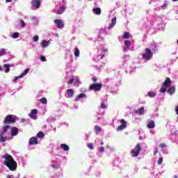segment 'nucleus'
I'll use <instances>...</instances> for the list:
<instances>
[{
  "mask_svg": "<svg viewBox=\"0 0 178 178\" xmlns=\"http://www.w3.org/2000/svg\"><path fill=\"white\" fill-rule=\"evenodd\" d=\"M5 161H3V165L9 168L12 172H15L17 169V163L15 161V159L9 154H6L3 156Z\"/></svg>",
  "mask_w": 178,
  "mask_h": 178,
  "instance_id": "f257e3e1",
  "label": "nucleus"
},
{
  "mask_svg": "<svg viewBox=\"0 0 178 178\" xmlns=\"http://www.w3.org/2000/svg\"><path fill=\"white\" fill-rule=\"evenodd\" d=\"M140 152H141V145L138 143L131 151V155L132 158H136V156H138V155H140Z\"/></svg>",
  "mask_w": 178,
  "mask_h": 178,
  "instance_id": "f03ea898",
  "label": "nucleus"
},
{
  "mask_svg": "<svg viewBox=\"0 0 178 178\" xmlns=\"http://www.w3.org/2000/svg\"><path fill=\"white\" fill-rule=\"evenodd\" d=\"M154 56V53H152V51L149 48L145 49V52L142 55V58L143 59H145L146 60H151Z\"/></svg>",
  "mask_w": 178,
  "mask_h": 178,
  "instance_id": "7ed1b4c3",
  "label": "nucleus"
},
{
  "mask_svg": "<svg viewBox=\"0 0 178 178\" xmlns=\"http://www.w3.org/2000/svg\"><path fill=\"white\" fill-rule=\"evenodd\" d=\"M170 86H172V81L170 80V78H166L160 90V92H165L166 91V88H168V87H170Z\"/></svg>",
  "mask_w": 178,
  "mask_h": 178,
  "instance_id": "20e7f679",
  "label": "nucleus"
},
{
  "mask_svg": "<svg viewBox=\"0 0 178 178\" xmlns=\"http://www.w3.org/2000/svg\"><path fill=\"white\" fill-rule=\"evenodd\" d=\"M15 122H16V119L13 118L12 115H8L4 118L5 124H12V123H15Z\"/></svg>",
  "mask_w": 178,
  "mask_h": 178,
  "instance_id": "39448f33",
  "label": "nucleus"
},
{
  "mask_svg": "<svg viewBox=\"0 0 178 178\" xmlns=\"http://www.w3.org/2000/svg\"><path fill=\"white\" fill-rule=\"evenodd\" d=\"M90 90L92 91H101L102 88V83H97L90 86Z\"/></svg>",
  "mask_w": 178,
  "mask_h": 178,
  "instance_id": "423d86ee",
  "label": "nucleus"
},
{
  "mask_svg": "<svg viewBox=\"0 0 178 178\" xmlns=\"http://www.w3.org/2000/svg\"><path fill=\"white\" fill-rule=\"evenodd\" d=\"M121 125L118 126L116 129L117 131H122L127 127V122L124 119L120 120Z\"/></svg>",
  "mask_w": 178,
  "mask_h": 178,
  "instance_id": "0eeeda50",
  "label": "nucleus"
},
{
  "mask_svg": "<svg viewBox=\"0 0 178 178\" xmlns=\"http://www.w3.org/2000/svg\"><path fill=\"white\" fill-rule=\"evenodd\" d=\"M37 115H38V110L33 109L31 113L29 114V118L33 120H37Z\"/></svg>",
  "mask_w": 178,
  "mask_h": 178,
  "instance_id": "6e6552de",
  "label": "nucleus"
},
{
  "mask_svg": "<svg viewBox=\"0 0 178 178\" xmlns=\"http://www.w3.org/2000/svg\"><path fill=\"white\" fill-rule=\"evenodd\" d=\"M54 23H55L58 29H63L65 27L63 22H62V19H54Z\"/></svg>",
  "mask_w": 178,
  "mask_h": 178,
  "instance_id": "1a4fd4ad",
  "label": "nucleus"
},
{
  "mask_svg": "<svg viewBox=\"0 0 178 178\" xmlns=\"http://www.w3.org/2000/svg\"><path fill=\"white\" fill-rule=\"evenodd\" d=\"M31 3L34 9H38L41 6V1L40 0H32Z\"/></svg>",
  "mask_w": 178,
  "mask_h": 178,
  "instance_id": "9d476101",
  "label": "nucleus"
},
{
  "mask_svg": "<svg viewBox=\"0 0 178 178\" xmlns=\"http://www.w3.org/2000/svg\"><path fill=\"white\" fill-rule=\"evenodd\" d=\"M38 144V139L33 136L29 139V145H37Z\"/></svg>",
  "mask_w": 178,
  "mask_h": 178,
  "instance_id": "9b49d317",
  "label": "nucleus"
},
{
  "mask_svg": "<svg viewBox=\"0 0 178 178\" xmlns=\"http://www.w3.org/2000/svg\"><path fill=\"white\" fill-rule=\"evenodd\" d=\"M19 134V129L16 127L11 128V136L15 137V136H17Z\"/></svg>",
  "mask_w": 178,
  "mask_h": 178,
  "instance_id": "f8f14e48",
  "label": "nucleus"
},
{
  "mask_svg": "<svg viewBox=\"0 0 178 178\" xmlns=\"http://www.w3.org/2000/svg\"><path fill=\"white\" fill-rule=\"evenodd\" d=\"M74 94V91L73 89H68L67 90V98H73V95Z\"/></svg>",
  "mask_w": 178,
  "mask_h": 178,
  "instance_id": "ddd939ff",
  "label": "nucleus"
},
{
  "mask_svg": "<svg viewBox=\"0 0 178 178\" xmlns=\"http://www.w3.org/2000/svg\"><path fill=\"white\" fill-rule=\"evenodd\" d=\"M168 94L170 95H173L175 92H176V88L174 86L170 87L167 90Z\"/></svg>",
  "mask_w": 178,
  "mask_h": 178,
  "instance_id": "4468645a",
  "label": "nucleus"
},
{
  "mask_svg": "<svg viewBox=\"0 0 178 178\" xmlns=\"http://www.w3.org/2000/svg\"><path fill=\"white\" fill-rule=\"evenodd\" d=\"M86 93H81L80 95H78L77 96H76L74 101L77 102V101H80L81 98H86Z\"/></svg>",
  "mask_w": 178,
  "mask_h": 178,
  "instance_id": "2eb2a0df",
  "label": "nucleus"
},
{
  "mask_svg": "<svg viewBox=\"0 0 178 178\" xmlns=\"http://www.w3.org/2000/svg\"><path fill=\"white\" fill-rule=\"evenodd\" d=\"M155 122L154 120H149L147 124V129H154Z\"/></svg>",
  "mask_w": 178,
  "mask_h": 178,
  "instance_id": "dca6fc26",
  "label": "nucleus"
},
{
  "mask_svg": "<svg viewBox=\"0 0 178 178\" xmlns=\"http://www.w3.org/2000/svg\"><path fill=\"white\" fill-rule=\"evenodd\" d=\"M65 10H66V6H62L60 9L57 11V15H62V13H65Z\"/></svg>",
  "mask_w": 178,
  "mask_h": 178,
  "instance_id": "f3484780",
  "label": "nucleus"
},
{
  "mask_svg": "<svg viewBox=\"0 0 178 178\" xmlns=\"http://www.w3.org/2000/svg\"><path fill=\"white\" fill-rule=\"evenodd\" d=\"M40 45H41L42 48H47V47H48V45H49V41L43 40H42Z\"/></svg>",
  "mask_w": 178,
  "mask_h": 178,
  "instance_id": "a211bd4d",
  "label": "nucleus"
},
{
  "mask_svg": "<svg viewBox=\"0 0 178 178\" xmlns=\"http://www.w3.org/2000/svg\"><path fill=\"white\" fill-rule=\"evenodd\" d=\"M144 111H145L144 107H141L139 109L135 111V113L139 115H144Z\"/></svg>",
  "mask_w": 178,
  "mask_h": 178,
  "instance_id": "6ab92c4d",
  "label": "nucleus"
},
{
  "mask_svg": "<svg viewBox=\"0 0 178 178\" xmlns=\"http://www.w3.org/2000/svg\"><path fill=\"white\" fill-rule=\"evenodd\" d=\"M92 12L95 15H101V8H95L92 10Z\"/></svg>",
  "mask_w": 178,
  "mask_h": 178,
  "instance_id": "aec40b11",
  "label": "nucleus"
},
{
  "mask_svg": "<svg viewBox=\"0 0 178 178\" xmlns=\"http://www.w3.org/2000/svg\"><path fill=\"white\" fill-rule=\"evenodd\" d=\"M124 45L127 47L124 48V51H127L128 48H130V45H131V42L129 40H125Z\"/></svg>",
  "mask_w": 178,
  "mask_h": 178,
  "instance_id": "412c9836",
  "label": "nucleus"
},
{
  "mask_svg": "<svg viewBox=\"0 0 178 178\" xmlns=\"http://www.w3.org/2000/svg\"><path fill=\"white\" fill-rule=\"evenodd\" d=\"M10 129V125H6L4 127H3V129H2V131H1V134H5V133H6V131H8V130Z\"/></svg>",
  "mask_w": 178,
  "mask_h": 178,
  "instance_id": "4be33fe9",
  "label": "nucleus"
},
{
  "mask_svg": "<svg viewBox=\"0 0 178 178\" xmlns=\"http://www.w3.org/2000/svg\"><path fill=\"white\" fill-rule=\"evenodd\" d=\"M60 148H61V149H63L64 151H69V149H70L69 145H67L66 144H61Z\"/></svg>",
  "mask_w": 178,
  "mask_h": 178,
  "instance_id": "5701e85b",
  "label": "nucleus"
},
{
  "mask_svg": "<svg viewBox=\"0 0 178 178\" xmlns=\"http://www.w3.org/2000/svg\"><path fill=\"white\" fill-rule=\"evenodd\" d=\"M3 67H4V69H6L5 73H9V71L10 70V65L4 64Z\"/></svg>",
  "mask_w": 178,
  "mask_h": 178,
  "instance_id": "b1692460",
  "label": "nucleus"
},
{
  "mask_svg": "<svg viewBox=\"0 0 178 178\" xmlns=\"http://www.w3.org/2000/svg\"><path fill=\"white\" fill-rule=\"evenodd\" d=\"M115 24H116V17H114L111 19V26L108 27V29H112V27H113Z\"/></svg>",
  "mask_w": 178,
  "mask_h": 178,
  "instance_id": "393cba45",
  "label": "nucleus"
},
{
  "mask_svg": "<svg viewBox=\"0 0 178 178\" xmlns=\"http://www.w3.org/2000/svg\"><path fill=\"white\" fill-rule=\"evenodd\" d=\"M147 95H148V96H149L150 98H154V97H156V92H152V91H149L148 93H147Z\"/></svg>",
  "mask_w": 178,
  "mask_h": 178,
  "instance_id": "a878e982",
  "label": "nucleus"
},
{
  "mask_svg": "<svg viewBox=\"0 0 178 178\" xmlns=\"http://www.w3.org/2000/svg\"><path fill=\"white\" fill-rule=\"evenodd\" d=\"M95 133L98 134V133H101V131H102V128H101V127H99V126H95Z\"/></svg>",
  "mask_w": 178,
  "mask_h": 178,
  "instance_id": "bb28decb",
  "label": "nucleus"
},
{
  "mask_svg": "<svg viewBox=\"0 0 178 178\" xmlns=\"http://www.w3.org/2000/svg\"><path fill=\"white\" fill-rule=\"evenodd\" d=\"M37 137L38 138H44V137H45V134L42 131H40L37 134Z\"/></svg>",
  "mask_w": 178,
  "mask_h": 178,
  "instance_id": "cd10ccee",
  "label": "nucleus"
},
{
  "mask_svg": "<svg viewBox=\"0 0 178 178\" xmlns=\"http://www.w3.org/2000/svg\"><path fill=\"white\" fill-rule=\"evenodd\" d=\"M7 137H3V134H0V143H5L6 141Z\"/></svg>",
  "mask_w": 178,
  "mask_h": 178,
  "instance_id": "c85d7f7f",
  "label": "nucleus"
},
{
  "mask_svg": "<svg viewBox=\"0 0 178 178\" xmlns=\"http://www.w3.org/2000/svg\"><path fill=\"white\" fill-rule=\"evenodd\" d=\"M156 47H157L156 43L153 42V43L152 44L150 48H151L152 51H153V52L155 51H156Z\"/></svg>",
  "mask_w": 178,
  "mask_h": 178,
  "instance_id": "c756f323",
  "label": "nucleus"
},
{
  "mask_svg": "<svg viewBox=\"0 0 178 178\" xmlns=\"http://www.w3.org/2000/svg\"><path fill=\"white\" fill-rule=\"evenodd\" d=\"M79 56H80V50L79 49V48L76 47L75 51H74V56H76V58H77Z\"/></svg>",
  "mask_w": 178,
  "mask_h": 178,
  "instance_id": "7c9ffc66",
  "label": "nucleus"
},
{
  "mask_svg": "<svg viewBox=\"0 0 178 178\" xmlns=\"http://www.w3.org/2000/svg\"><path fill=\"white\" fill-rule=\"evenodd\" d=\"M29 72H30V69L26 68L24 72L20 75V77H24V76H26L27 74V73H29Z\"/></svg>",
  "mask_w": 178,
  "mask_h": 178,
  "instance_id": "2f4dec72",
  "label": "nucleus"
},
{
  "mask_svg": "<svg viewBox=\"0 0 178 178\" xmlns=\"http://www.w3.org/2000/svg\"><path fill=\"white\" fill-rule=\"evenodd\" d=\"M3 55H6V50L5 49H0V56H3Z\"/></svg>",
  "mask_w": 178,
  "mask_h": 178,
  "instance_id": "473e14b6",
  "label": "nucleus"
},
{
  "mask_svg": "<svg viewBox=\"0 0 178 178\" xmlns=\"http://www.w3.org/2000/svg\"><path fill=\"white\" fill-rule=\"evenodd\" d=\"M123 38L124 39L130 38V33L129 32L125 33L124 35H123Z\"/></svg>",
  "mask_w": 178,
  "mask_h": 178,
  "instance_id": "72a5a7b5",
  "label": "nucleus"
},
{
  "mask_svg": "<svg viewBox=\"0 0 178 178\" xmlns=\"http://www.w3.org/2000/svg\"><path fill=\"white\" fill-rule=\"evenodd\" d=\"M13 38H19V33L15 32L11 35Z\"/></svg>",
  "mask_w": 178,
  "mask_h": 178,
  "instance_id": "f704fd0d",
  "label": "nucleus"
},
{
  "mask_svg": "<svg viewBox=\"0 0 178 178\" xmlns=\"http://www.w3.org/2000/svg\"><path fill=\"white\" fill-rule=\"evenodd\" d=\"M40 102H41V104H47V98H45V97L42 98L40 99Z\"/></svg>",
  "mask_w": 178,
  "mask_h": 178,
  "instance_id": "c9c22d12",
  "label": "nucleus"
},
{
  "mask_svg": "<svg viewBox=\"0 0 178 178\" xmlns=\"http://www.w3.org/2000/svg\"><path fill=\"white\" fill-rule=\"evenodd\" d=\"M88 147L89 148V149H94V144L93 143L88 144Z\"/></svg>",
  "mask_w": 178,
  "mask_h": 178,
  "instance_id": "e433bc0d",
  "label": "nucleus"
},
{
  "mask_svg": "<svg viewBox=\"0 0 178 178\" xmlns=\"http://www.w3.org/2000/svg\"><path fill=\"white\" fill-rule=\"evenodd\" d=\"M20 26H21V27H22V29L26 27V23L24 22V21H23V20L20 21Z\"/></svg>",
  "mask_w": 178,
  "mask_h": 178,
  "instance_id": "4c0bfd02",
  "label": "nucleus"
},
{
  "mask_svg": "<svg viewBox=\"0 0 178 178\" xmlns=\"http://www.w3.org/2000/svg\"><path fill=\"white\" fill-rule=\"evenodd\" d=\"M19 79H22V77L20 76V75L19 76H15L13 80V83H16Z\"/></svg>",
  "mask_w": 178,
  "mask_h": 178,
  "instance_id": "58836bf2",
  "label": "nucleus"
},
{
  "mask_svg": "<svg viewBox=\"0 0 178 178\" xmlns=\"http://www.w3.org/2000/svg\"><path fill=\"white\" fill-rule=\"evenodd\" d=\"M162 162H163V159L162 157H160L158 160V165H162Z\"/></svg>",
  "mask_w": 178,
  "mask_h": 178,
  "instance_id": "ea45409f",
  "label": "nucleus"
},
{
  "mask_svg": "<svg viewBox=\"0 0 178 178\" xmlns=\"http://www.w3.org/2000/svg\"><path fill=\"white\" fill-rule=\"evenodd\" d=\"M40 59L42 60V62H47V58H45L44 56H40Z\"/></svg>",
  "mask_w": 178,
  "mask_h": 178,
  "instance_id": "a19ab883",
  "label": "nucleus"
},
{
  "mask_svg": "<svg viewBox=\"0 0 178 178\" xmlns=\"http://www.w3.org/2000/svg\"><path fill=\"white\" fill-rule=\"evenodd\" d=\"M38 40H39L38 35H35L33 36V41L36 42V41H38Z\"/></svg>",
  "mask_w": 178,
  "mask_h": 178,
  "instance_id": "79ce46f5",
  "label": "nucleus"
},
{
  "mask_svg": "<svg viewBox=\"0 0 178 178\" xmlns=\"http://www.w3.org/2000/svg\"><path fill=\"white\" fill-rule=\"evenodd\" d=\"M160 148H166V144L165 143H160L159 144Z\"/></svg>",
  "mask_w": 178,
  "mask_h": 178,
  "instance_id": "37998d69",
  "label": "nucleus"
},
{
  "mask_svg": "<svg viewBox=\"0 0 178 178\" xmlns=\"http://www.w3.org/2000/svg\"><path fill=\"white\" fill-rule=\"evenodd\" d=\"M99 152H105V147H100L99 149Z\"/></svg>",
  "mask_w": 178,
  "mask_h": 178,
  "instance_id": "c03bdc74",
  "label": "nucleus"
},
{
  "mask_svg": "<svg viewBox=\"0 0 178 178\" xmlns=\"http://www.w3.org/2000/svg\"><path fill=\"white\" fill-rule=\"evenodd\" d=\"M74 81V79H71L68 81L67 83L68 84H73Z\"/></svg>",
  "mask_w": 178,
  "mask_h": 178,
  "instance_id": "a18cd8bd",
  "label": "nucleus"
},
{
  "mask_svg": "<svg viewBox=\"0 0 178 178\" xmlns=\"http://www.w3.org/2000/svg\"><path fill=\"white\" fill-rule=\"evenodd\" d=\"M102 109H105L106 108V105H105V103L102 102L101 104Z\"/></svg>",
  "mask_w": 178,
  "mask_h": 178,
  "instance_id": "49530a36",
  "label": "nucleus"
},
{
  "mask_svg": "<svg viewBox=\"0 0 178 178\" xmlns=\"http://www.w3.org/2000/svg\"><path fill=\"white\" fill-rule=\"evenodd\" d=\"M92 80L94 81V83H97V81H98V79H97L96 76L93 77Z\"/></svg>",
  "mask_w": 178,
  "mask_h": 178,
  "instance_id": "de8ad7c7",
  "label": "nucleus"
},
{
  "mask_svg": "<svg viewBox=\"0 0 178 178\" xmlns=\"http://www.w3.org/2000/svg\"><path fill=\"white\" fill-rule=\"evenodd\" d=\"M166 8H168V4L166 3L163 4L162 6V9H166Z\"/></svg>",
  "mask_w": 178,
  "mask_h": 178,
  "instance_id": "09e8293b",
  "label": "nucleus"
},
{
  "mask_svg": "<svg viewBox=\"0 0 178 178\" xmlns=\"http://www.w3.org/2000/svg\"><path fill=\"white\" fill-rule=\"evenodd\" d=\"M102 52H108V49H101Z\"/></svg>",
  "mask_w": 178,
  "mask_h": 178,
  "instance_id": "8fccbe9b",
  "label": "nucleus"
},
{
  "mask_svg": "<svg viewBox=\"0 0 178 178\" xmlns=\"http://www.w3.org/2000/svg\"><path fill=\"white\" fill-rule=\"evenodd\" d=\"M52 168H54V169H58V165H56V164H53Z\"/></svg>",
  "mask_w": 178,
  "mask_h": 178,
  "instance_id": "3c124183",
  "label": "nucleus"
},
{
  "mask_svg": "<svg viewBox=\"0 0 178 178\" xmlns=\"http://www.w3.org/2000/svg\"><path fill=\"white\" fill-rule=\"evenodd\" d=\"M175 112L178 115V106L175 108Z\"/></svg>",
  "mask_w": 178,
  "mask_h": 178,
  "instance_id": "603ef678",
  "label": "nucleus"
},
{
  "mask_svg": "<svg viewBox=\"0 0 178 178\" xmlns=\"http://www.w3.org/2000/svg\"><path fill=\"white\" fill-rule=\"evenodd\" d=\"M156 154H158V149H156V151H154V155H155Z\"/></svg>",
  "mask_w": 178,
  "mask_h": 178,
  "instance_id": "864d4df0",
  "label": "nucleus"
},
{
  "mask_svg": "<svg viewBox=\"0 0 178 178\" xmlns=\"http://www.w3.org/2000/svg\"><path fill=\"white\" fill-rule=\"evenodd\" d=\"M104 58H105V54L101 56V59H104Z\"/></svg>",
  "mask_w": 178,
  "mask_h": 178,
  "instance_id": "5fc2aeb1",
  "label": "nucleus"
},
{
  "mask_svg": "<svg viewBox=\"0 0 178 178\" xmlns=\"http://www.w3.org/2000/svg\"><path fill=\"white\" fill-rule=\"evenodd\" d=\"M7 3L12 2V0H6Z\"/></svg>",
  "mask_w": 178,
  "mask_h": 178,
  "instance_id": "6e6d98bb",
  "label": "nucleus"
},
{
  "mask_svg": "<svg viewBox=\"0 0 178 178\" xmlns=\"http://www.w3.org/2000/svg\"><path fill=\"white\" fill-rule=\"evenodd\" d=\"M6 177H7V178H12V177H10V175H7Z\"/></svg>",
  "mask_w": 178,
  "mask_h": 178,
  "instance_id": "4d7b16f0",
  "label": "nucleus"
},
{
  "mask_svg": "<svg viewBox=\"0 0 178 178\" xmlns=\"http://www.w3.org/2000/svg\"><path fill=\"white\" fill-rule=\"evenodd\" d=\"M100 145H104V142H101Z\"/></svg>",
  "mask_w": 178,
  "mask_h": 178,
  "instance_id": "13d9d810",
  "label": "nucleus"
},
{
  "mask_svg": "<svg viewBox=\"0 0 178 178\" xmlns=\"http://www.w3.org/2000/svg\"><path fill=\"white\" fill-rule=\"evenodd\" d=\"M173 2H177L178 0H172Z\"/></svg>",
  "mask_w": 178,
  "mask_h": 178,
  "instance_id": "bf43d9fd",
  "label": "nucleus"
},
{
  "mask_svg": "<svg viewBox=\"0 0 178 178\" xmlns=\"http://www.w3.org/2000/svg\"><path fill=\"white\" fill-rule=\"evenodd\" d=\"M0 70L1 72H2V67H0Z\"/></svg>",
  "mask_w": 178,
  "mask_h": 178,
  "instance_id": "052dcab7",
  "label": "nucleus"
},
{
  "mask_svg": "<svg viewBox=\"0 0 178 178\" xmlns=\"http://www.w3.org/2000/svg\"><path fill=\"white\" fill-rule=\"evenodd\" d=\"M175 178H178V177L177 175L175 176Z\"/></svg>",
  "mask_w": 178,
  "mask_h": 178,
  "instance_id": "680f3d73",
  "label": "nucleus"
}]
</instances>
